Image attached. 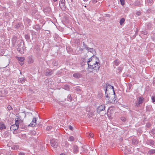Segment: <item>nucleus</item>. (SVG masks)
I'll use <instances>...</instances> for the list:
<instances>
[{"label":"nucleus","mask_w":155,"mask_h":155,"mask_svg":"<svg viewBox=\"0 0 155 155\" xmlns=\"http://www.w3.org/2000/svg\"><path fill=\"white\" fill-rule=\"evenodd\" d=\"M36 118L34 117L32 120V121L30 123V124L28 125V126L29 127H34L36 124Z\"/></svg>","instance_id":"6e6552de"},{"label":"nucleus","mask_w":155,"mask_h":155,"mask_svg":"<svg viewBox=\"0 0 155 155\" xmlns=\"http://www.w3.org/2000/svg\"><path fill=\"white\" fill-rule=\"evenodd\" d=\"M111 89L112 91H113L114 94V87L111 85L109 84H106V89L105 91V93L106 94V92H107V91H108L109 89Z\"/></svg>","instance_id":"423d86ee"},{"label":"nucleus","mask_w":155,"mask_h":155,"mask_svg":"<svg viewBox=\"0 0 155 155\" xmlns=\"http://www.w3.org/2000/svg\"><path fill=\"white\" fill-rule=\"evenodd\" d=\"M53 73V71L51 70H48L46 71L45 75L46 76H49L51 75Z\"/></svg>","instance_id":"ddd939ff"},{"label":"nucleus","mask_w":155,"mask_h":155,"mask_svg":"<svg viewBox=\"0 0 155 155\" xmlns=\"http://www.w3.org/2000/svg\"><path fill=\"white\" fill-rule=\"evenodd\" d=\"M59 4L60 5H61V3H60Z\"/></svg>","instance_id":"3c124183"},{"label":"nucleus","mask_w":155,"mask_h":155,"mask_svg":"<svg viewBox=\"0 0 155 155\" xmlns=\"http://www.w3.org/2000/svg\"><path fill=\"white\" fill-rule=\"evenodd\" d=\"M34 61L33 58L31 56L29 57L28 62L29 64H31L33 63Z\"/></svg>","instance_id":"9b49d317"},{"label":"nucleus","mask_w":155,"mask_h":155,"mask_svg":"<svg viewBox=\"0 0 155 155\" xmlns=\"http://www.w3.org/2000/svg\"><path fill=\"white\" fill-rule=\"evenodd\" d=\"M87 50L88 51L90 52H92L93 51H94V49L93 48H89L88 49H87Z\"/></svg>","instance_id":"cd10ccee"},{"label":"nucleus","mask_w":155,"mask_h":155,"mask_svg":"<svg viewBox=\"0 0 155 155\" xmlns=\"http://www.w3.org/2000/svg\"><path fill=\"white\" fill-rule=\"evenodd\" d=\"M15 120V124L18 126L20 123H22L23 122L22 120L19 116H17L16 117Z\"/></svg>","instance_id":"39448f33"},{"label":"nucleus","mask_w":155,"mask_h":155,"mask_svg":"<svg viewBox=\"0 0 155 155\" xmlns=\"http://www.w3.org/2000/svg\"><path fill=\"white\" fill-rule=\"evenodd\" d=\"M54 2H56L57 1V0H54Z\"/></svg>","instance_id":"a18cd8bd"},{"label":"nucleus","mask_w":155,"mask_h":155,"mask_svg":"<svg viewBox=\"0 0 155 155\" xmlns=\"http://www.w3.org/2000/svg\"><path fill=\"white\" fill-rule=\"evenodd\" d=\"M50 143L51 146L55 148H57L58 146V143L56 141V140L54 139L51 140Z\"/></svg>","instance_id":"20e7f679"},{"label":"nucleus","mask_w":155,"mask_h":155,"mask_svg":"<svg viewBox=\"0 0 155 155\" xmlns=\"http://www.w3.org/2000/svg\"><path fill=\"white\" fill-rule=\"evenodd\" d=\"M73 151L75 153H77L78 151V147L76 145H74L73 148Z\"/></svg>","instance_id":"4468645a"},{"label":"nucleus","mask_w":155,"mask_h":155,"mask_svg":"<svg viewBox=\"0 0 155 155\" xmlns=\"http://www.w3.org/2000/svg\"><path fill=\"white\" fill-rule=\"evenodd\" d=\"M54 64H54V65L56 66V63H54Z\"/></svg>","instance_id":"49530a36"},{"label":"nucleus","mask_w":155,"mask_h":155,"mask_svg":"<svg viewBox=\"0 0 155 155\" xmlns=\"http://www.w3.org/2000/svg\"><path fill=\"white\" fill-rule=\"evenodd\" d=\"M71 2H73V0H71Z\"/></svg>","instance_id":"09e8293b"},{"label":"nucleus","mask_w":155,"mask_h":155,"mask_svg":"<svg viewBox=\"0 0 155 155\" xmlns=\"http://www.w3.org/2000/svg\"><path fill=\"white\" fill-rule=\"evenodd\" d=\"M89 136H90L91 137H93V135L92 134H89Z\"/></svg>","instance_id":"ea45409f"},{"label":"nucleus","mask_w":155,"mask_h":155,"mask_svg":"<svg viewBox=\"0 0 155 155\" xmlns=\"http://www.w3.org/2000/svg\"><path fill=\"white\" fill-rule=\"evenodd\" d=\"M5 125L3 124H1L0 125V129L2 130L3 129H5Z\"/></svg>","instance_id":"6ab92c4d"},{"label":"nucleus","mask_w":155,"mask_h":155,"mask_svg":"<svg viewBox=\"0 0 155 155\" xmlns=\"http://www.w3.org/2000/svg\"><path fill=\"white\" fill-rule=\"evenodd\" d=\"M19 155H25V153H24L20 152L19 153Z\"/></svg>","instance_id":"a19ab883"},{"label":"nucleus","mask_w":155,"mask_h":155,"mask_svg":"<svg viewBox=\"0 0 155 155\" xmlns=\"http://www.w3.org/2000/svg\"><path fill=\"white\" fill-rule=\"evenodd\" d=\"M8 109L9 110H10L12 109V107L10 105H8L7 107Z\"/></svg>","instance_id":"58836bf2"},{"label":"nucleus","mask_w":155,"mask_h":155,"mask_svg":"<svg viewBox=\"0 0 155 155\" xmlns=\"http://www.w3.org/2000/svg\"><path fill=\"white\" fill-rule=\"evenodd\" d=\"M119 61L117 59H116L114 61V64L117 66L119 64Z\"/></svg>","instance_id":"a211bd4d"},{"label":"nucleus","mask_w":155,"mask_h":155,"mask_svg":"<svg viewBox=\"0 0 155 155\" xmlns=\"http://www.w3.org/2000/svg\"><path fill=\"white\" fill-rule=\"evenodd\" d=\"M25 58L24 57H18V60L21 62L20 63L21 65H22L24 63V61Z\"/></svg>","instance_id":"9d476101"},{"label":"nucleus","mask_w":155,"mask_h":155,"mask_svg":"<svg viewBox=\"0 0 155 155\" xmlns=\"http://www.w3.org/2000/svg\"><path fill=\"white\" fill-rule=\"evenodd\" d=\"M137 102L135 104L136 106L139 107L140 106V104H141L143 101L144 99L142 97H139L137 98Z\"/></svg>","instance_id":"7ed1b4c3"},{"label":"nucleus","mask_w":155,"mask_h":155,"mask_svg":"<svg viewBox=\"0 0 155 155\" xmlns=\"http://www.w3.org/2000/svg\"><path fill=\"white\" fill-rule=\"evenodd\" d=\"M19 43L18 45L17 49L21 54H23L24 52V47L21 41H19Z\"/></svg>","instance_id":"f03ea898"},{"label":"nucleus","mask_w":155,"mask_h":155,"mask_svg":"<svg viewBox=\"0 0 155 155\" xmlns=\"http://www.w3.org/2000/svg\"><path fill=\"white\" fill-rule=\"evenodd\" d=\"M52 128V127L51 126H48L47 127L46 130H51Z\"/></svg>","instance_id":"c85d7f7f"},{"label":"nucleus","mask_w":155,"mask_h":155,"mask_svg":"<svg viewBox=\"0 0 155 155\" xmlns=\"http://www.w3.org/2000/svg\"><path fill=\"white\" fill-rule=\"evenodd\" d=\"M125 19L124 18H121L120 21V25H122L125 21Z\"/></svg>","instance_id":"dca6fc26"},{"label":"nucleus","mask_w":155,"mask_h":155,"mask_svg":"<svg viewBox=\"0 0 155 155\" xmlns=\"http://www.w3.org/2000/svg\"><path fill=\"white\" fill-rule=\"evenodd\" d=\"M105 109V106L101 105L98 107L97 109V112L99 113L101 111H104Z\"/></svg>","instance_id":"0eeeda50"},{"label":"nucleus","mask_w":155,"mask_h":155,"mask_svg":"<svg viewBox=\"0 0 155 155\" xmlns=\"http://www.w3.org/2000/svg\"><path fill=\"white\" fill-rule=\"evenodd\" d=\"M54 62H56V61H53V63H54Z\"/></svg>","instance_id":"8fccbe9b"},{"label":"nucleus","mask_w":155,"mask_h":155,"mask_svg":"<svg viewBox=\"0 0 155 155\" xmlns=\"http://www.w3.org/2000/svg\"><path fill=\"white\" fill-rule=\"evenodd\" d=\"M25 38L27 39H29V36L28 35H25Z\"/></svg>","instance_id":"e433bc0d"},{"label":"nucleus","mask_w":155,"mask_h":155,"mask_svg":"<svg viewBox=\"0 0 155 155\" xmlns=\"http://www.w3.org/2000/svg\"><path fill=\"white\" fill-rule=\"evenodd\" d=\"M121 119L122 121H125L126 120V118L124 117H121Z\"/></svg>","instance_id":"f704fd0d"},{"label":"nucleus","mask_w":155,"mask_h":155,"mask_svg":"<svg viewBox=\"0 0 155 155\" xmlns=\"http://www.w3.org/2000/svg\"><path fill=\"white\" fill-rule=\"evenodd\" d=\"M74 137L72 136H70L69 137V140H70V141H73L74 140Z\"/></svg>","instance_id":"412c9836"},{"label":"nucleus","mask_w":155,"mask_h":155,"mask_svg":"<svg viewBox=\"0 0 155 155\" xmlns=\"http://www.w3.org/2000/svg\"><path fill=\"white\" fill-rule=\"evenodd\" d=\"M151 99L153 102H155V97L152 96L151 97Z\"/></svg>","instance_id":"7c9ffc66"},{"label":"nucleus","mask_w":155,"mask_h":155,"mask_svg":"<svg viewBox=\"0 0 155 155\" xmlns=\"http://www.w3.org/2000/svg\"><path fill=\"white\" fill-rule=\"evenodd\" d=\"M150 133L151 134H155V129H152Z\"/></svg>","instance_id":"4be33fe9"},{"label":"nucleus","mask_w":155,"mask_h":155,"mask_svg":"<svg viewBox=\"0 0 155 155\" xmlns=\"http://www.w3.org/2000/svg\"><path fill=\"white\" fill-rule=\"evenodd\" d=\"M106 94V95H105V97L107 98H108V94H107V93H106V94Z\"/></svg>","instance_id":"37998d69"},{"label":"nucleus","mask_w":155,"mask_h":155,"mask_svg":"<svg viewBox=\"0 0 155 155\" xmlns=\"http://www.w3.org/2000/svg\"><path fill=\"white\" fill-rule=\"evenodd\" d=\"M73 77L76 78H78L81 77V74L79 73H77L74 74Z\"/></svg>","instance_id":"f8f14e48"},{"label":"nucleus","mask_w":155,"mask_h":155,"mask_svg":"<svg viewBox=\"0 0 155 155\" xmlns=\"http://www.w3.org/2000/svg\"><path fill=\"white\" fill-rule=\"evenodd\" d=\"M87 62L89 69L99 70L100 67L99 61L95 56H92L88 60Z\"/></svg>","instance_id":"f257e3e1"},{"label":"nucleus","mask_w":155,"mask_h":155,"mask_svg":"<svg viewBox=\"0 0 155 155\" xmlns=\"http://www.w3.org/2000/svg\"><path fill=\"white\" fill-rule=\"evenodd\" d=\"M17 40V38L16 37H14V38H13V43L15 44V42H14V41H15L16 40Z\"/></svg>","instance_id":"72a5a7b5"},{"label":"nucleus","mask_w":155,"mask_h":155,"mask_svg":"<svg viewBox=\"0 0 155 155\" xmlns=\"http://www.w3.org/2000/svg\"><path fill=\"white\" fill-rule=\"evenodd\" d=\"M34 28L37 31L39 30L40 28L39 27L38 25L35 26Z\"/></svg>","instance_id":"393cba45"},{"label":"nucleus","mask_w":155,"mask_h":155,"mask_svg":"<svg viewBox=\"0 0 155 155\" xmlns=\"http://www.w3.org/2000/svg\"><path fill=\"white\" fill-rule=\"evenodd\" d=\"M146 2L148 3L152 4L153 2V0H146Z\"/></svg>","instance_id":"5701e85b"},{"label":"nucleus","mask_w":155,"mask_h":155,"mask_svg":"<svg viewBox=\"0 0 155 155\" xmlns=\"http://www.w3.org/2000/svg\"><path fill=\"white\" fill-rule=\"evenodd\" d=\"M68 128L70 130H72V131L73 130V127L71 125H69L68 126Z\"/></svg>","instance_id":"2f4dec72"},{"label":"nucleus","mask_w":155,"mask_h":155,"mask_svg":"<svg viewBox=\"0 0 155 155\" xmlns=\"http://www.w3.org/2000/svg\"><path fill=\"white\" fill-rule=\"evenodd\" d=\"M141 13L140 12L138 11L136 13V15L137 16H139L141 15Z\"/></svg>","instance_id":"bb28decb"},{"label":"nucleus","mask_w":155,"mask_h":155,"mask_svg":"<svg viewBox=\"0 0 155 155\" xmlns=\"http://www.w3.org/2000/svg\"><path fill=\"white\" fill-rule=\"evenodd\" d=\"M120 1L121 5H124V4L125 0H120Z\"/></svg>","instance_id":"c756f323"},{"label":"nucleus","mask_w":155,"mask_h":155,"mask_svg":"<svg viewBox=\"0 0 155 155\" xmlns=\"http://www.w3.org/2000/svg\"><path fill=\"white\" fill-rule=\"evenodd\" d=\"M153 153H154V152H155V151H154V150H153Z\"/></svg>","instance_id":"de8ad7c7"},{"label":"nucleus","mask_w":155,"mask_h":155,"mask_svg":"<svg viewBox=\"0 0 155 155\" xmlns=\"http://www.w3.org/2000/svg\"><path fill=\"white\" fill-rule=\"evenodd\" d=\"M98 0H92V1L93 3L95 4L97 2Z\"/></svg>","instance_id":"c9c22d12"},{"label":"nucleus","mask_w":155,"mask_h":155,"mask_svg":"<svg viewBox=\"0 0 155 155\" xmlns=\"http://www.w3.org/2000/svg\"><path fill=\"white\" fill-rule=\"evenodd\" d=\"M68 98L70 101H71L72 100V97L70 95H69L68 96Z\"/></svg>","instance_id":"4c0bfd02"},{"label":"nucleus","mask_w":155,"mask_h":155,"mask_svg":"<svg viewBox=\"0 0 155 155\" xmlns=\"http://www.w3.org/2000/svg\"><path fill=\"white\" fill-rule=\"evenodd\" d=\"M149 143L152 145H153L154 144V142L152 140H149Z\"/></svg>","instance_id":"a878e982"},{"label":"nucleus","mask_w":155,"mask_h":155,"mask_svg":"<svg viewBox=\"0 0 155 155\" xmlns=\"http://www.w3.org/2000/svg\"><path fill=\"white\" fill-rule=\"evenodd\" d=\"M19 127V126L17 124H13L10 127V129L12 131H14L17 129Z\"/></svg>","instance_id":"1a4fd4ad"},{"label":"nucleus","mask_w":155,"mask_h":155,"mask_svg":"<svg viewBox=\"0 0 155 155\" xmlns=\"http://www.w3.org/2000/svg\"><path fill=\"white\" fill-rule=\"evenodd\" d=\"M25 81V79L24 78H21L19 79L18 81H19L21 84L24 83Z\"/></svg>","instance_id":"2eb2a0df"},{"label":"nucleus","mask_w":155,"mask_h":155,"mask_svg":"<svg viewBox=\"0 0 155 155\" xmlns=\"http://www.w3.org/2000/svg\"><path fill=\"white\" fill-rule=\"evenodd\" d=\"M64 2H65V0H62L61 2V4L62 5H64Z\"/></svg>","instance_id":"473e14b6"},{"label":"nucleus","mask_w":155,"mask_h":155,"mask_svg":"<svg viewBox=\"0 0 155 155\" xmlns=\"http://www.w3.org/2000/svg\"><path fill=\"white\" fill-rule=\"evenodd\" d=\"M135 5H136L139 6L140 5V3L139 1H136L134 4Z\"/></svg>","instance_id":"aec40b11"},{"label":"nucleus","mask_w":155,"mask_h":155,"mask_svg":"<svg viewBox=\"0 0 155 155\" xmlns=\"http://www.w3.org/2000/svg\"><path fill=\"white\" fill-rule=\"evenodd\" d=\"M60 155H65V154H64V153H62V154H60Z\"/></svg>","instance_id":"c03bdc74"},{"label":"nucleus","mask_w":155,"mask_h":155,"mask_svg":"<svg viewBox=\"0 0 155 155\" xmlns=\"http://www.w3.org/2000/svg\"><path fill=\"white\" fill-rule=\"evenodd\" d=\"M66 88H65L66 90H68L69 89V87L68 85L66 86Z\"/></svg>","instance_id":"79ce46f5"},{"label":"nucleus","mask_w":155,"mask_h":155,"mask_svg":"<svg viewBox=\"0 0 155 155\" xmlns=\"http://www.w3.org/2000/svg\"><path fill=\"white\" fill-rule=\"evenodd\" d=\"M83 46L85 49H86L87 50L89 48V47H88L86 45L84 44V42L83 43Z\"/></svg>","instance_id":"b1692460"},{"label":"nucleus","mask_w":155,"mask_h":155,"mask_svg":"<svg viewBox=\"0 0 155 155\" xmlns=\"http://www.w3.org/2000/svg\"><path fill=\"white\" fill-rule=\"evenodd\" d=\"M132 143L133 144L136 145L138 143V142L136 139H134L132 140Z\"/></svg>","instance_id":"f3484780"}]
</instances>
